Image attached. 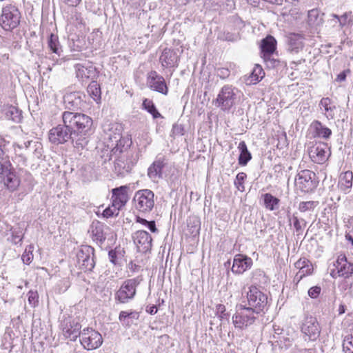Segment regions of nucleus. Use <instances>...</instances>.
<instances>
[{
	"label": "nucleus",
	"mask_w": 353,
	"mask_h": 353,
	"mask_svg": "<svg viewBox=\"0 0 353 353\" xmlns=\"http://www.w3.org/2000/svg\"><path fill=\"white\" fill-rule=\"evenodd\" d=\"M287 44L288 52L296 54L303 49V38L298 34H290L288 37Z\"/></svg>",
	"instance_id": "obj_26"
},
{
	"label": "nucleus",
	"mask_w": 353,
	"mask_h": 353,
	"mask_svg": "<svg viewBox=\"0 0 353 353\" xmlns=\"http://www.w3.org/2000/svg\"><path fill=\"white\" fill-rule=\"evenodd\" d=\"M145 227H147L152 232H157L154 221H148V223L145 225Z\"/></svg>",
	"instance_id": "obj_60"
},
{
	"label": "nucleus",
	"mask_w": 353,
	"mask_h": 353,
	"mask_svg": "<svg viewBox=\"0 0 353 353\" xmlns=\"http://www.w3.org/2000/svg\"><path fill=\"white\" fill-rule=\"evenodd\" d=\"M258 313L255 312L247 305L239 304L232 316V323L235 328L244 330L252 325L257 319Z\"/></svg>",
	"instance_id": "obj_4"
},
{
	"label": "nucleus",
	"mask_w": 353,
	"mask_h": 353,
	"mask_svg": "<svg viewBox=\"0 0 353 353\" xmlns=\"http://www.w3.org/2000/svg\"><path fill=\"white\" fill-rule=\"evenodd\" d=\"M217 76L221 79H225L230 76V72L228 68H221L216 71Z\"/></svg>",
	"instance_id": "obj_58"
},
{
	"label": "nucleus",
	"mask_w": 353,
	"mask_h": 353,
	"mask_svg": "<svg viewBox=\"0 0 353 353\" xmlns=\"http://www.w3.org/2000/svg\"><path fill=\"white\" fill-rule=\"evenodd\" d=\"M316 205V202L313 201H303L299 203V210L301 212H305L307 210H310L314 209Z\"/></svg>",
	"instance_id": "obj_48"
},
{
	"label": "nucleus",
	"mask_w": 353,
	"mask_h": 353,
	"mask_svg": "<svg viewBox=\"0 0 353 353\" xmlns=\"http://www.w3.org/2000/svg\"><path fill=\"white\" fill-rule=\"evenodd\" d=\"M80 336L81 345L88 350L97 349L100 347L103 343V338L101 334L92 328H84Z\"/></svg>",
	"instance_id": "obj_11"
},
{
	"label": "nucleus",
	"mask_w": 353,
	"mask_h": 353,
	"mask_svg": "<svg viewBox=\"0 0 353 353\" xmlns=\"http://www.w3.org/2000/svg\"><path fill=\"white\" fill-rule=\"evenodd\" d=\"M310 263V261L305 259V258H303V259H300L299 260H298L295 263H294V266L295 268H296L297 269H299V270H304V269L305 268V267L307 265H308Z\"/></svg>",
	"instance_id": "obj_54"
},
{
	"label": "nucleus",
	"mask_w": 353,
	"mask_h": 353,
	"mask_svg": "<svg viewBox=\"0 0 353 353\" xmlns=\"http://www.w3.org/2000/svg\"><path fill=\"white\" fill-rule=\"evenodd\" d=\"M293 221V225L295 228L296 235H300L303 234V230L306 226L307 222L303 219H299L294 214L292 217Z\"/></svg>",
	"instance_id": "obj_43"
},
{
	"label": "nucleus",
	"mask_w": 353,
	"mask_h": 353,
	"mask_svg": "<svg viewBox=\"0 0 353 353\" xmlns=\"http://www.w3.org/2000/svg\"><path fill=\"white\" fill-rule=\"evenodd\" d=\"M128 186L122 185L112 190V203L119 210L124 206L128 201Z\"/></svg>",
	"instance_id": "obj_25"
},
{
	"label": "nucleus",
	"mask_w": 353,
	"mask_h": 353,
	"mask_svg": "<svg viewBox=\"0 0 353 353\" xmlns=\"http://www.w3.org/2000/svg\"><path fill=\"white\" fill-rule=\"evenodd\" d=\"M23 233L21 230H13L10 236V241L14 244H18L22 241Z\"/></svg>",
	"instance_id": "obj_50"
},
{
	"label": "nucleus",
	"mask_w": 353,
	"mask_h": 353,
	"mask_svg": "<svg viewBox=\"0 0 353 353\" xmlns=\"http://www.w3.org/2000/svg\"><path fill=\"white\" fill-rule=\"evenodd\" d=\"M330 17H333V20L339 21V26L341 28L353 26V12L352 11L345 12L341 16L331 14Z\"/></svg>",
	"instance_id": "obj_33"
},
{
	"label": "nucleus",
	"mask_w": 353,
	"mask_h": 353,
	"mask_svg": "<svg viewBox=\"0 0 353 353\" xmlns=\"http://www.w3.org/2000/svg\"><path fill=\"white\" fill-rule=\"evenodd\" d=\"M141 276L126 279L114 294L116 302L126 304L132 301L137 294V288L142 281Z\"/></svg>",
	"instance_id": "obj_2"
},
{
	"label": "nucleus",
	"mask_w": 353,
	"mask_h": 353,
	"mask_svg": "<svg viewBox=\"0 0 353 353\" xmlns=\"http://www.w3.org/2000/svg\"><path fill=\"white\" fill-rule=\"evenodd\" d=\"M133 239L139 252L145 253L150 250L152 239L148 232L145 230L137 231L133 235Z\"/></svg>",
	"instance_id": "obj_20"
},
{
	"label": "nucleus",
	"mask_w": 353,
	"mask_h": 353,
	"mask_svg": "<svg viewBox=\"0 0 353 353\" xmlns=\"http://www.w3.org/2000/svg\"><path fill=\"white\" fill-rule=\"evenodd\" d=\"M146 312L152 315L155 314L157 312V307L156 305H152L149 307H147Z\"/></svg>",
	"instance_id": "obj_62"
},
{
	"label": "nucleus",
	"mask_w": 353,
	"mask_h": 353,
	"mask_svg": "<svg viewBox=\"0 0 353 353\" xmlns=\"http://www.w3.org/2000/svg\"><path fill=\"white\" fill-rule=\"evenodd\" d=\"M311 127L315 132V136L323 138L328 139L332 134V130L323 125L319 121H314L312 123Z\"/></svg>",
	"instance_id": "obj_36"
},
{
	"label": "nucleus",
	"mask_w": 353,
	"mask_h": 353,
	"mask_svg": "<svg viewBox=\"0 0 353 353\" xmlns=\"http://www.w3.org/2000/svg\"><path fill=\"white\" fill-rule=\"evenodd\" d=\"M263 74H264V72L262 69V68L259 65H256L254 69H253V71L251 74V83H256L257 82H259L260 80L262 79V78L263 77Z\"/></svg>",
	"instance_id": "obj_44"
},
{
	"label": "nucleus",
	"mask_w": 353,
	"mask_h": 353,
	"mask_svg": "<svg viewBox=\"0 0 353 353\" xmlns=\"http://www.w3.org/2000/svg\"><path fill=\"white\" fill-rule=\"evenodd\" d=\"M85 95L80 92H70L64 95L63 101L69 110H76L81 109L84 103Z\"/></svg>",
	"instance_id": "obj_22"
},
{
	"label": "nucleus",
	"mask_w": 353,
	"mask_h": 353,
	"mask_svg": "<svg viewBox=\"0 0 353 353\" xmlns=\"http://www.w3.org/2000/svg\"><path fill=\"white\" fill-rule=\"evenodd\" d=\"M90 230L93 241L99 245H101L108 236L112 234L110 228L99 221L93 222Z\"/></svg>",
	"instance_id": "obj_18"
},
{
	"label": "nucleus",
	"mask_w": 353,
	"mask_h": 353,
	"mask_svg": "<svg viewBox=\"0 0 353 353\" xmlns=\"http://www.w3.org/2000/svg\"><path fill=\"white\" fill-rule=\"evenodd\" d=\"M330 155L327 144L320 143L311 147L309 150V156L311 160L318 164L324 163Z\"/></svg>",
	"instance_id": "obj_19"
},
{
	"label": "nucleus",
	"mask_w": 353,
	"mask_h": 353,
	"mask_svg": "<svg viewBox=\"0 0 353 353\" xmlns=\"http://www.w3.org/2000/svg\"><path fill=\"white\" fill-rule=\"evenodd\" d=\"M17 145L12 142L10 137L8 135H0V159L6 163H9L12 157V150H14L16 155L17 154Z\"/></svg>",
	"instance_id": "obj_17"
},
{
	"label": "nucleus",
	"mask_w": 353,
	"mask_h": 353,
	"mask_svg": "<svg viewBox=\"0 0 353 353\" xmlns=\"http://www.w3.org/2000/svg\"><path fill=\"white\" fill-rule=\"evenodd\" d=\"M48 45L49 49L53 52L60 56L62 52L61 47L60 46L59 38L57 35L52 33L50 34L48 40Z\"/></svg>",
	"instance_id": "obj_40"
},
{
	"label": "nucleus",
	"mask_w": 353,
	"mask_h": 353,
	"mask_svg": "<svg viewBox=\"0 0 353 353\" xmlns=\"http://www.w3.org/2000/svg\"><path fill=\"white\" fill-rule=\"evenodd\" d=\"M276 41L272 36H268L261 41V50L265 56H270L275 51Z\"/></svg>",
	"instance_id": "obj_34"
},
{
	"label": "nucleus",
	"mask_w": 353,
	"mask_h": 353,
	"mask_svg": "<svg viewBox=\"0 0 353 353\" xmlns=\"http://www.w3.org/2000/svg\"><path fill=\"white\" fill-rule=\"evenodd\" d=\"M94 248L91 246H83L77 253V265L83 272L92 271L94 268Z\"/></svg>",
	"instance_id": "obj_10"
},
{
	"label": "nucleus",
	"mask_w": 353,
	"mask_h": 353,
	"mask_svg": "<svg viewBox=\"0 0 353 353\" xmlns=\"http://www.w3.org/2000/svg\"><path fill=\"white\" fill-rule=\"evenodd\" d=\"M139 312L134 310L121 311L119 315V320L125 327H130L134 324V320H138Z\"/></svg>",
	"instance_id": "obj_30"
},
{
	"label": "nucleus",
	"mask_w": 353,
	"mask_h": 353,
	"mask_svg": "<svg viewBox=\"0 0 353 353\" xmlns=\"http://www.w3.org/2000/svg\"><path fill=\"white\" fill-rule=\"evenodd\" d=\"M142 108L152 115L153 119L162 117L157 110L154 102L148 99H144L142 103Z\"/></svg>",
	"instance_id": "obj_39"
},
{
	"label": "nucleus",
	"mask_w": 353,
	"mask_h": 353,
	"mask_svg": "<svg viewBox=\"0 0 353 353\" xmlns=\"http://www.w3.org/2000/svg\"><path fill=\"white\" fill-rule=\"evenodd\" d=\"M179 57L177 53L171 49L165 48L160 56L159 61L163 68H176Z\"/></svg>",
	"instance_id": "obj_24"
},
{
	"label": "nucleus",
	"mask_w": 353,
	"mask_h": 353,
	"mask_svg": "<svg viewBox=\"0 0 353 353\" xmlns=\"http://www.w3.org/2000/svg\"><path fill=\"white\" fill-rule=\"evenodd\" d=\"M108 257L110 261L114 265L119 263L117 251L116 250H111L108 252Z\"/></svg>",
	"instance_id": "obj_57"
},
{
	"label": "nucleus",
	"mask_w": 353,
	"mask_h": 353,
	"mask_svg": "<svg viewBox=\"0 0 353 353\" xmlns=\"http://www.w3.org/2000/svg\"><path fill=\"white\" fill-rule=\"evenodd\" d=\"M334 266L336 269L332 270L330 273L333 278H336V276L348 278L353 274V263L347 262L345 255L339 256Z\"/></svg>",
	"instance_id": "obj_16"
},
{
	"label": "nucleus",
	"mask_w": 353,
	"mask_h": 353,
	"mask_svg": "<svg viewBox=\"0 0 353 353\" xmlns=\"http://www.w3.org/2000/svg\"><path fill=\"white\" fill-rule=\"evenodd\" d=\"M238 149L240 152L239 156V164L241 166H245L252 159V154L248 149L247 145L245 141H242L238 145Z\"/></svg>",
	"instance_id": "obj_35"
},
{
	"label": "nucleus",
	"mask_w": 353,
	"mask_h": 353,
	"mask_svg": "<svg viewBox=\"0 0 353 353\" xmlns=\"http://www.w3.org/2000/svg\"><path fill=\"white\" fill-rule=\"evenodd\" d=\"M74 69L77 78L81 82L90 79H94L97 77L96 68L90 63L87 65L77 63L74 65Z\"/></svg>",
	"instance_id": "obj_21"
},
{
	"label": "nucleus",
	"mask_w": 353,
	"mask_h": 353,
	"mask_svg": "<svg viewBox=\"0 0 353 353\" xmlns=\"http://www.w3.org/2000/svg\"><path fill=\"white\" fill-rule=\"evenodd\" d=\"M248 305L259 314H264L268 310V298L256 286L251 285L247 292Z\"/></svg>",
	"instance_id": "obj_3"
},
{
	"label": "nucleus",
	"mask_w": 353,
	"mask_h": 353,
	"mask_svg": "<svg viewBox=\"0 0 353 353\" xmlns=\"http://www.w3.org/2000/svg\"><path fill=\"white\" fill-rule=\"evenodd\" d=\"M135 208L141 212H149L154 206V193L149 189H143L135 192L133 198Z\"/></svg>",
	"instance_id": "obj_6"
},
{
	"label": "nucleus",
	"mask_w": 353,
	"mask_h": 353,
	"mask_svg": "<svg viewBox=\"0 0 353 353\" xmlns=\"http://www.w3.org/2000/svg\"><path fill=\"white\" fill-rule=\"evenodd\" d=\"M323 13L317 9H313L308 12L307 22L310 26L319 27L323 23Z\"/></svg>",
	"instance_id": "obj_37"
},
{
	"label": "nucleus",
	"mask_w": 353,
	"mask_h": 353,
	"mask_svg": "<svg viewBox=\"0 0 353 353\" xmlns=\"http://www.w3.org/2000/svg\"><path fill=\"white\" fill-rule=\"evenodd\" d=\"M146 85L152 90L167 95L168 88L165 79L156 71L152 70L147 74Z\"/></svg>",
	"instance_id": "obj_13"
},
{
	"label": "nucleus",
	"mask_w": 353,
	"mask_h": 353,
	"mask_svg": "<svg viewBox=\"0 0 353 353\" xmlns=\"http://www.w3.org/2000/svg\"><path fill=\"white\" fill-rule=\"evenodd\" d=\"M61 329L63 334L65 338L70 339V341H75L80 336L81 332V325L77 319H72L70 317L65 319L61 322Z\"/></svg>",
	"instance_id": "obj_15"
},
{
	"label": "nucleus",
	"mask_w": 353,
	"mask_h": 353,
	"mask_svg": "<svg viewBox=\"0 0 353 353\" xmlns=\"http://www.w3.org/2000/svg\"><path fill=\"white\" fill-rule=\"evenodd\" d=\"M301 332L308 337V340L316 341L321 333V328L316 319L314 316L305 317L301 325Z\"/></svg>",
	"instance_id": "obj_14"
},
{
	"label": "nucleus",
	"mask_w": 353,
	"mask_h": 353,
	"mask_svg": "<svg viewBox=\"0 0 353 353\" xmlns=\"http://www.w3.org/2000/svg\"><path fill=\"white\" fill-rule=\"evenodd\" d=\"M9 167H11V163L10 161L9 163H6V161H1L0 159V181H1L5 174L8 172V168Z\"/></svg>",
	"instance_id": "obj_52"
},
{
	"label": "nucleus",
	"mask_w": 353,
	"mask_h": 353,
	"mask_svg": "<svg viewBox=\"0 0 353 353\" xmlns=\"http://www.w3.org/2000/svg\"><path fill=\"white\" fill-rule=\"evenodd\" d=\"M304 276L305 274L303 270H299L295 275L294 281H296V283H298Z\"/></svg>",
	"instance_id": "obj_61"
},
{
	"label": "nucleus",
	"mask_w": 353,
	"mask_h": 353,
	"mask_svg": "<svg viewBox=\"0 0 353 353\" xmlns=\"http://www.w3.org/2000/svg\"><path fill=\"white\" fill-rule=\"evenodd\" d=\"M264 205L265 208L271 211L278 208L280 200L270 193H266L263 196Z\"/></svg>",
	"instance_id": "obj_41"
},
{
	"label": "nucleus",
	"mask_w": 353,
	"mask_h": 353,
	"mask_svg": "<svg viewBox=\"0 0 353 353\" xmlns=\"http://www.w3.org/2000/svg\"><path fill=\"white\" fill-rule=\"evenodd\" d=\"M63 3L69 6L76 7L81 1V0H61Z\"/></svg>",
	"instance_id": "obj_59"
},
{
	"label": "nucleus",
	"mask_w": 353,
	"mask_h": 353,
	"mask_svg": "<svg viewBox=\"0 0 353 353\" xmlns=\"http://www.w3.org/2000/svg\"><path fill=\"white\" fill-rule=\"evenodd\" d=\"M350 349L353 350V336L348 334L343 339V351Z\"/></svg>",
	"instance_id": "obj_51"
},
{
	"label": "nucleus",
	"mask_w": 353,
	"mask_h": 353,
	"mask_svg": "<svg viewBox=\"0 0 353 353\" xmlns=\"http://www.w3.org/2000/svg\"><path fill=\"white\" fill-rule=\"evenodd\" d=\"M1 181H3L4 185L11 192L16 190L20 184L19 178L14 171L11 170L10 167L8 168V172L5 174Z\"/></svg>",
	"instance_id": "obj_28"
},
{
	"label": "nucleus",
	"mask_w": 353,
	"mask_h": 353,
	"mask_svg": "<svg viewBox=\"0 0 353 353\" xmlns=\"http://www.w3.org/2000/svg\"><path fill=\"white\" fill-rule=\"evenodd\" d=\"M63 125H58L49 131V140L54 144H62L72 140L74 147L83 149L89 142L93 132V121L85 114L73 111L62 113Z\"/></svg>",
	"instance_id": "obj_1"
},
{
	"label": "nucleus",
	"mask_w": 353,
	"mask_h": 353,
	"mask_svg": "<svg viewBox=\"0 0 353 353\" xmlns=\"http://www.w3.org/2000/svg\"><path fill=\"white\" fill-rule=\"evenodd\" d=\"M2 110L7 119L12 120L15 123L21 121L22 118L21 111L17 107L11 105H6L3 106Z\"/></svg>",
	"instance_id": "obj_32"
},
{
	"label": "nucleus",
	"mask_w": 353,
	"mask_h": 353,
	"mask_svg": "<svg viewBox=\"0 0 353 353\" xmlns=\"http://www.w3.org/2000/svg\"><path fill=\"white\" fill-rule=\"evenodd\" d=\"M33 249H34V247L31 245H28L26 248L24 252L22 254V256H21V259L24 263L30 264L32 262V261L33 259V254H32Z\"/></svg>",
	"instance_id": "obj_45"
},
{
	"label": "nucleus",
	"mask_w": 353,
	"mask_h": 353,
	"mask_svg": "<svg viewBox=\"0 0 353 353\" xmlns=\"http://www.w3.org/2000/svg\"><path fill=\"white\" fill-rule=\"evenodd\" d=\"M318 185L316 174L310 170H301L295 178V186L302 192H313Z\"/></svg>",
	"instance_id": "obj_5"
},
{
	"label": "nucleus",
	"mask_w": 353,
	"mask_h": 353,
	"mask_svg": "<svg viewBox=\"0 0 353 353\" xmlns=\"http://www.w3.org/2000/svg\"><path fill=\"white\" fill-rule=\"evenodd\" d=\"M353 185V173L351 171H347L340 175L339 181V187L345 194L349 193Z\"/></svg>",
	"instance_id": "obj_29"
},
{
	"label": "nucleus",
	"mask_w": 353,
	"mask_h": 353,
	"mask_svg": "<svg viewBox=\"0 0 353 353\" xmlns=\"http://www.w3.org/2000/svg\"><path fill=\"white\" fill-rule=\"evenodd\" d=\"M321 292V288L319 286H314L308 290V296L312 299H316Z\"/></svg>",
	"instance_id": "obj_53"
},
{
	"label": "nucleus",
	"mask_w": 353,
	"mask_h": 353,
	"mask_svg": "<svg viewBox=\"0 0 353 353\" xmlns=\"http://www.w3.org/2000/svg\"><path fill=\"white\" fill-rule=\"evenodd\" d=\"M305 61V59H301L296 61H293L290 63L291 68L292 69H295V66H296L297 65L301 64V63H304Z\"/></svg>",
	"instance_id": "obj_63"
},
{
	"label": "nucleus",
	"mask_w": 353,
	"mask_h": 353,
	"mask_svg": "<svg viewBox=\"0 0 353 353\" xmlns=\"http://www.w3.org/2000/svg\"><path fill=\"white\" fill-rule=\"evenodd\" d=\"M319 107L327 119H333L334 118L336 107L330 99L323 98L320 101Z\"/></svg>",
	"instance_id": "obj_31"
},
{
	"label": "nucleus",
	"mask_w": 353,
	"mask_h": 353,
	"mask_svg": "<svg viewBox=\"0 0 353 353\" xmlns=\"http://www.w3.org/2000/svg\"><path fill=\"white\" fill-rule=\"evenodd\" d=\"M184 128L181 124L175 123L172 126V132L174 136H181L183 134Z\"/></svg>",
	"instance_id": "obj_55"
},
{
	"label": "nucleus",
	"mask_w": 353,
	"mask_h": 353,
	"mask_svg": "<svg viewBox=\"0 0 353 353\" xmlns=\"http://www.w3.org/2000/svg\"><path fill=\"white\" fill-rule=\"evenodd\" d=\"M275 341L274 343L276 346H279L281 349H288L292 345V340L290 338L285 337L284 336H274Z\"/></svg>",
	"instance_id": "obj_42"
},
{
	"label": "nucleus",
	"mask_w": 353,
	"mask_h": 353,
	"mask_svg": "<svg viewBox=\"0 0 353 353\" xmlns=\"http://www.w3.org/2000/svg\"><path fill=\"white\" fill-rule=\"evenodd\" d=\"M234 90L232 85H224L214 101L215 105L223 111L230 110L235 103L236 94Z\"/></svg>",
	"instance_id": "obj_8"
},
{
	"label": "nucleus",
	"mask_w": 353,
	"mask_h": 353,
	"mask_svg": "<svg viewBox=\"0 0 353 353\" xmlns=\"http://www.w3.org/2000/svg\"><path fill=\"white\" fill-rule=\"evenodd\" d=\"M346 72L345 71H343V72H341V73H339L336 77V81H343L345 80V78H346Z\"/></svg>",
	"instance_id": "obj_64"
},
{
	"label": "nucleus",
	"mask_w": 353,
	"mask_h": 353,
	"mask_svg": "<svg viewBox=\"0 0 353 353\" xmlns=\"http://www.w3.org/2000/svg\"><path fill=\"white\" fill-rule=\"evenodd\" d=\"M123 145L121 146L117 144L111 150V157L114 156L116 158L114 162V170L118 176H123L130 172L134 163L132 161L125 159L123 156L117 158L119 154L123 152Z\"/></svg>",
	"instance_id": "obj_9"
},
{
	"label": "nucleus",
	"mask_w": 353,
	"mask_h": 353,
	"mask_svg": "<svg viewBox=\"0 0 353 353\" xmlns=\"http://www.w3.org/2000/svg\"><path fill=\"white\" fill-rule=\"evenodd\" d=\"M28 302L32 305H35L38 302V294L37 292L30 291L28 292Z\"/></svg>",
	"instance_id": "obj_56"
},
{
	"label": "nucleus",
	"mask_w": 353,
	"mask_h": 353,
	"mask_svg": "<svg viewBox=\"0 0 353 353\" xmlns=\"http://www.w3.org/2000/svg\"><path fill=\"white\" fill-rule=\"evenodd\" d=\"M19 150L25 149L26 154H19V163L24 165L26 162L25 155L31 154L34 159H40L43 154V145L38 141H28L22 145H17Z\"/></svg>",
	"instance_id": "obj_12"
},
{
	"label": "nucleus",
	"mask_w": 353,
	"mask_h": 353,
	"mask_svg": "<svg viewBox=\"0 0 353 353\" xmlns=\"http://www.w3.org/2000/svg\"><path fill=\"white\" fill-rule=\"evenodd\" d=\"M87 92L94 101L99 103L101 99V92L100 85L97 81L92 80L87 88Z\"/></svg>",
	"instance_id": "obj_38"
},
{
	"label": "nucleus",
	"mask_w": 353,
	"mask_h": 353,
	"mask_svg": "<svg viewBox=\"0 0 353 353\" xmlns=\"http://www.w3.org/2000/svg\"><path fill=\"white\" fill-rule=\"evenodd\" d=\"M165 163L163 158H157L148 168V175L153 181L162 177V170Z\"/></svg>",
	"instance_id": "obj_27"
},
{
	"label": "nucleus",
	"mask_w": 353,
	"mask_h": 353,
	"mask_svg": "<svg viewBox=\"0 0 353 353\" xmlns=\"http://www.w3.org/2000/svg\"><path fill=\"white\" fill-rule=\"evenodd\" d=\"M119 210H120L117 207L112 203V205H109L103 210V216L106 218L117 216L119 213Z\"/></svg>",
	"instance_id": "obj_46"
},
{
	"label": "nucleus",
	"mask_w": 353,
	"mask_h": 353,
	"mask_svg": "<svg viewBox=\"0 0 353 353\" xmlns=\"http://www.w3.org/2000/svg\"><path fill=\"white\" fill-rule=\"evenodd\" d=\"M247 178V175L244 172H239L236 176V179L234 181V185L237 188V189L240 191L244 190V185L243 183L245 179Z\"/></svg>",
	"instance_id": "obj_47"
},
{
	"label": "nucleus",
	"mask_w": 353,
	"mask_h": 353,
	"mask_svg": "<svg viewBox=\"0 0 353 353\" xmlns=\"http://www.w3.org/2000/svg\"><path fill=\"white\" fill-rule=\"evenodd\" d=\"M216 314L221 320L229 319V314L225 312V306L223 304H218L216 306Z\"/></svg>",
	"instance_id": "obj_49"
},
{
	"label": "nucleus",
	"mask_w": 353,
	"mask_h": 353,
	"mask_svg": "<svg viewBox=\"0 0 353 353\" xmlns=\"http://www.w3.org/2000/svg\"><path fill=\"white\" fill-rule=\"evenodd\" d=\"M252 263V259L250 257L242 254H236L233 261L232 272L237 274H243L247 270L251 268Z\"/></svg>",
	"instance_id": "obj_23"
},
{
	"label": "nucleus",
	"mask_w": 353,
	"mask_h": 353,
	"mask_svg": "<svg viewBox=\"0 0 353 353\" xmlns=\"http://www.w3.org/2000/svg\"><path fill=\"white\" fill-rule=\"evenodd\" d=\"M20 18L21 14L18 8L14 6L8 5L2 10L0 24L5 30H12L19 26Z\"/></svg>",
	"instance_id": "obj_7"
}]
</instances>
